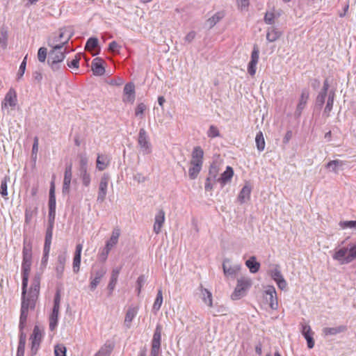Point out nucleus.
Returning a JSON list of instances; mask_svg holds the SVG:
<instances>
[{
  "label": "nucleus",
  "mask_w": 356,
  "mask_h": 356,
  "mask_svg": "<svg viewBox=\"0 0 356 356\" xmlns=\"http://www.w3.org/2000/svg\"><path fill=\"white\" fill-rule=\"evenodd\" d=\"M40 291V277H35L29 293L26 296V288L25 289V291L24 293V288L22 287V301L21 306V314L19 318V329L22 331L26 325L28 312L29 309H33L35 307V301L38 298V293Z\"/></svg>",
  "instance_id": "obj_1"
},
{
  "label": "nucleus",
  "mask_w": 356,
  "mask_h": 356,
  "mask_svg": "<svg viewBox=\"0 0 356 356\" xmlns=\"http://www.w3.org/2000/svg\"><path fill=\"white\" fill-rule=\"evenodd\" d=\"M32 242L27 238L24 239L22 248V274L23 277L24 292L28 285L29 276L32 265Z\"/></svg>",
  "instance_id": "obj_2"
},
{
  "label": "nucleus",
  "mask_w": 356,
  "mask_h": 356,
  "mask_svg": "<svg viewBox=\"0 0 356 356\" xmlns=\"http://www.w3.org/2000/svg\"><path fill=\"white\" fill-rule=\"evenodd\" d=\"M73 35L74 31L71 27H62L48 38L47 44L50 47L66 48L65 45L68 43Z\"/></svg>",
  "instance_id": "obj_3"
},
{
  "label": "nucleus",
  "mask_w": 356,
  "mask_h": 356,
  "mask_svg": "<svg viewBox=\"0 0 356 356\" xmlns=\"http://www.w3.org/2000/svg\"><path fill=\"white\" fill-rule=\"evenodd\" d=\"M66 54H67V48L51 47L49 52L47 63L54 72L62 69Z\"/></svg>",
  "instance_id": "obj_4"
},
{
  "label": "nucleus",
  "mask_w": 356,
  "mask_h": 356,
  "mask_svg": "<svg viewBox=\"0 0 356 356\" xmlns=\"http://www.w3.org/2000/svg\"><path fill=\"white\" fill-rule=\"evenodd\" d=\"M332 258L341 265L352 262L356 259V244L335 249Z\"/></svg>",
  "instance_id": "obj_5"
},
{
  "label": "nucleus",
  "mask_w": 356,
  "mask_h": 356,
  "mask_svg": "<svg viewBox=\"0 0 356 356\" xmlns=\"http://www.w3.org/2000/svg\"><path fill=\"white\" fill-rule=\"evenodd\" d=\"M252 284V280L249 277L244 276L238 278L235 289L231 295V298L234 300L241 299L246 295Z\"/></svg>",
  "instance_id": "obj_6"
},
{
  "label": "nucleus",
  "mask_w": 356,
  "mask_h": 356,
  "mask_svg": "<svg viewBox=\"0 0 356 356\" xmlns=\"http://www.w3.org/2000/svg\"><path fill=\"white\" fill-rule=\"evenodd\" d=\"M110 181V176L107 173H104L100 178L99 186H98V192L97 197V202L99 203H102L104 202L107 193H108V183Z\"/></svg>",
  "instance_id": "obj_7"
},
{
  "label": "nucleus",
  "mask_w": 356,
  "mask_h": 356,
  "mask_svg": "<svg viewBox=\"0 0 356 356\" xmlns=\"http://www.w3.org/2000/svg\"><path fill=\"white\" fill-rule=\"evenodd\" d=\"M138 143L144 154H148L152 152V145L149 140V137L143 128L139 131Z\"/></svg>",
  "instance_id": "obj_8"
},
{
  "label": "nucleus",
  "mask_w": 356,
  "mask_h": 356,
  "mask_svg": "<svg viewBox=\"0 0 356 356\" xmlns=\"http://www.w3.org/2000/svg\"><path fill=\"white\" fill-rule=\"evenodd\" d=\"M270 275L272 279L276 282L277 286L281 290H286L287 288V283L284 280L280 269V266L277 264L274 265L270 270Z\"/></svg>",
  "instance_id": "obj_9"
},
{
  "label": "nucleus",
  "mask_w": 356,
  "mask_h": 356,
  "mask_svg": "<svg viewBox=\"0 0 356 356\" xmlns=\"http://www.w3.org/2000/svg\"><path fill=\"white\" fill-rule=\"evenodd\" d=\"M259 58V49L257 44L253 46L252 51L251 54L250 60L248 65V72L249 74L253 76L256 74L257 65Z\"/></svg>",
  "instance_id": "obj_10"
},
{
  "label": "nucleus",
  "mask_w": 356,
  "mask_h": 356,
  "mask_svg": "<svg viewBox=\"0 0 356 356\" xmlns=\"http://www.w3.org/2000/svg\"><path fill=\"white\" fill-rule=\"evenodd\" d=\"M265 299L268 302L272 309H277L278 302L275 289L273 286H268L265 290Z\"/></svg>",
  "instance_id": "obj_11"
},
{
  "label": "nucleus",
  "mask_w": 356,
  "mask_h": 356,
  "mask_svg": "<svg viewBox=\"0 0 356 356\" xmlns=\"http://www.w3.org/2000/svg\"><path fill=\"white\" fill-rule=\"evenodd\" d=\"M17 103V93L13 88H10L6 93L3 102L1 104L2 110L7 108L8 106L15 107Z\"/></svg>",
  "instance_id": "obj_12"
},
{
  "label": "nucleus",
  "mask_w": 356,
  "mask_h": 356,
  "mask_svg": "<svg viewBox=\"0 0 356 356\" xmlns=\"http://www.w3.org/2000/svg\"><path fill=\"white\" fill-rule=\"evenodd\" d=\"M106 270L104 267H100L95 270L90 276V289L94 291L99 284L101 279L105 275Z\"/></svg>",
  "instance_id": "obj_13"
},
{
  "label": "nucleus",
  "mask_w": 356,
  "mask_h": 356,
  "mask_svg": "<svg viewBox=\"0 0 356 356\" xmlns=\"http://www.w3.org/2000/svg\"><path fill=\"white\" fill-rule=\"evenodd\" d=\"M135 86L132 83L125 85L123 90L122 101L125 103L134 104L135 101Z\"/></svg>",
  "instance_id": "obj_14"
},
{
  "label": "nucleus",
  "mask_w": 356,
  "mask_h": 356,
  "mask_svg": "<svg viewBox=\"0 0 356 356\" xmlns=\"http://www.w3.org/2000/svg\"><path fill=\"white\" fill-rule=\"evenodd\" d=\"M241 268L240 264L231 265L229 259H225L223 261L222 269L225 276H234L240 271Z\"/></svg>",
  "instance_id": "obj_15"
},
{
  "label": "nucleus",
  "mask_w": 356,
  "mask_h": 356,
  "mask_svg": "<svg viewBox=\"0 0 356 356\" xmlns=\"http://www.w3.org/2000/svg\"><path fill=\"white\" fill-rule=\"evenodd\" d=\"M42 330H40L39 326L35 325L33 328V334L31 336L32 343V351H36L39 347L40 343L42 338Z\"/></svg>",
  "instance_id": "obj_16"
},
{
  "label": "nucleus",
  "mask_w": 356,
  "mask_h": 356,
  "mask_svg": "<svg viewBox=\"0 0 356 356\" xmlns=\"http://www.w3.org/2000/svg\"><path fill=\"white\" fill-rule=\"evenodd\" d=\"M72 178V165H69L66 166L65 173H64V179H63V193L68 194L70 191V184Z\"/></svg>",
  "instance_id": "obj_17"
},
{
  "label": "nucleus",
  "mask_w": 356,
  "mask_h": 356,
  "mask_svg": "<svg viewBox=\"0 0 356 356\" xmlns=\"http://www.w3.org/2000/svg\"><path fill=\"white\" fill-rule=\"evenodd\" d=\"M165 222V212L163 210L160 209L156 213L154 218V223L153 226L154 232L158 234L161 232V228Z\"/></svg>",
  "instance_id": "obj_18"
},
{
  "label": "nucleus",
  "mask_w": 356,
  "mask_h": 356,
  "mask_svg": "<svg viewBox=\"0 0 356 356\" xmlns=\"http://www.w3.org/2000/svg\"><path fill=\"white\" fill-rule=\"evenodd\" d=\"M83 245L79 243L76 245V250L73 258L72 268L74 273H77L80 269L81 257Z\"/></svg>",
  "instance_id": "obj_19"
},
{
  "label": "nucleus",
  "mask_w": 356,
  "mask_h": 356,
  "mask_svg": "<svg viewBox=\"0 0 356 356\" xmlns=\"http://www.w3.org/2000/svg\"><path fill=\"white\" fill-rule=\"evenodd\" d=\"M346 165V161L337 159L327 163L326 167L334 173H339L340 171L343 170Z\"/></svg>",
  "instance_id": "obj_20"
},
{
  "label": "nucleus",
  "mask_w": 356,
  "mask_h": 356,
  "mask_svg": "<svg viewBox=\"0 0 356 356\" xmlns=\"http://www.w3.org/2000/svg\"><path fill=\"white\" fill-rule=\"evenodd\" d=\"M234 175V170L232 167L227 166L224 172H222L220 177L218 178L217 181L220 182L221 186L223 187L227 183L230 182Z\"/></svg>",
  "instance_id": "obj_21"
},
{
  "label": "nucleus",
  "mask_w": 356,
  "mask_h": 356,
  "mask_svg": "<svg viewBox=\"0 0 356 356\" xmlns=\"http://www.w3.org/2000/svg\"><path fill=\"white\" fill-rule=\"evenodd\" d=\"M138 314V309L135 307H129L126 312L124 325L126 328L129 329L131 322Z\"/></svg>",
  "instance_id": "obj_22"
},
{
  "label": "nucleus",
  "mask_w": 356,
  "mask_h": 356,
  "mask_svg": "<svg viewBox=\"0 0 356 356\" xmlns=\"http://www.w3.org/2000/svg\"><path fill=\"white\" fill-rule=\"evenodd\" d=\"M120 236V229L118 227H115L113 229L111 236L110 238L106 241L105 247L107 249L111 250L113 247H115L118 243V239Z\"/></svg>",
  "instance_id": "obj_23"
},
{
  "label": "nucleus",
  "mask_w": 356,
  "mask_h": 356,
  "mask_svg": "<svg viewBox=\"0 0 356 356\" xmlns=\"http://www.w3.org/2000/svg\"><path fill=\"white\" fill-rule=\"evenodd\" d=\"M309 91L307 90H303L302 91V93H301V95H300V100H299V103H298V104L297 106L296 111V114L298 116L300 115L302 111L305 108V105H306V104L307 102V100L309 99Z\"/></svg>",
  "instance_id": "obj_24"
},
{
  "label": "nucleus",
  "mask_w": 356,
  "mask_h": 356,
  "mask_svg": "<svg viewBox=\"0 0 356 356\" xmlns=\"http://www.w3.org/2000/svg\"><path fill=\"white\" fill-rule=\"evenodd\" d=\"M347 330L345 325H339L334 327H325L322 330L324 337L334 336L346 332Z\"/></svg>",
  "instance_id": "obj_25"
},
{
  "label": "nucleus",
  "mask_w": 356,
  "mask_h": 356,
  "mask_svg": "<svg viewBox=\"0 0 356 356\" xmlns=\"http://www.w3.org/2000/svg\"><path fill=\"white\" fill-rule=\"evenodd\" d=\"M111 159L105 154H97L96 167L99 171H103L110 164Z\"/></svg>",
  "instance_id": "obj_26"
},
{
  "label": "nucleus",
  "mask_w": 356,
  "mask_h": 356,
  "mask_svg": "<svg viewBox=\"0 0 356 356\" xmlns=\"http://www.w3.org/2000/svg\"><path fill=\"white\" fill-rule=\"evenodd\" d=\"M66 256L64 254H59L58 256L57 264L56 266V276L60 278L65 270V266L66 263Z\"/></svg>",
  "instance_id": "obj_27"
},
{
  "label": "nucleus",
  "mask_w": 356,
  "mask_h": 356,
  "mask_svg": "<svg viewBox=\"0 0 356 356\" xmlns=\"http://www.w3.org/2000/svg\"><path fill=\"white\" fill-rule=\"evenodd\" d=\"M102 60L99 58H96L93 60L92 63V70L95 75L101 76L104 74L105 69L102 65Z\"/></svg>",
  "instance_id": "obj_28"
},
{
  "label": "nucleus",
  "mask_w": 356,
  "mask_h": 356,
  "mask_svg": "<svg viewBox=\"0 0 356 356\" xmlns=\"http://www.w3.org/2000/svg\"><path fill=\"white\" fill-rule=\"evenodd\" d=\"M282 33L277 30V29L272 26L268 29L266 33V40L269 42L276 41L281 36Z\"/></svg>",
  "instance_id": "obj_29"
},
{
  "label": "nucleus",
  "mask_w": 356,
  "mask_h": 356,
  "mask_svg": "<svg viewBox=\"0 0 356 356\" xmlns=\"http://www.w3.org/2000/svg\"><path fill=\"white\" fill-rule=\"evenodd\" d=\"M120 271V268H116L113 269L111 272V280L108 285V289L110 291V294L112 293L113 291L114 290L115 285L118 282V275Z\"/></svg>",
  "instance_id": "obj_30"
},
{
  "label": "nucleus",
  "mask_w": 356,
  "mask_h": 356,
  "mask_svg": "<svg viewBox=\"0 0 356 356\" xmlns=\"http://www.w3.org/2000/svg\"><path fill=\"white\" fill-rule=\"evenodd\" d=\"M203 156L204 152L202 149L199 146L195 147L192 152V159L191 161L202 164Z\"/></svg>",
  "instance_id": "obj_31"
},
{
  "label": "nucleus",
  "mask_w": 356,
  "mask_h": 356,
  "mask_svg": "<svg viewBox=\"0 0 356 356\" xmlns=\"http://www.w3.org/2000/svg\"><path fill=\"white\" fill-rule=\"evenodd\" d=\"M190 165L188 175L191 179H195L200 173L202 164L191 161Z\"/></svg>",
  "instance_id": "obj_32"
},
{
  "label": "nucleus",
  "mask_w": 356,
  "mask_h": 356,
  "mask_svg": "<svg viewBox=\"0 0 356 356\" xmlns=\"http://www.w3.org/2000/svg\"><path fill=\"white\" fill-rule=\"evenodd\" d=\"M201 297L203 302L207 304L209 307L213 306V300L211 293L207 289L203 288L202 286L200 287Z\"/></svg>",
  "instance_id": "obj_33"
},
{
  "label": "nucleus",
  "mask_w": 356,
  "mask_h": 356,
  "mask_svg": "<svg viewBox=\"0 0 356 356\" xmlns=\"http://www.w3.org/2000/svg\"><path fill=\"white\" fill-rule=\"evenodd\" d=\"M245 266L249 268L252 273H256L260 268V264L256 261V257L254 256L251 257L245 261Z\"/></svg>",
  "instance_id": "obj_34"
},
{
  "label": "nucleus",
  "mask_w": 356,
  "mask_h": 356,
  "mask_svg": "<svg viewBox=\"0 0 356 356\" xmlns=\"http://www.w3.org/2000/svg\"><path fill=\"white\" fill-rule=\"evenodd\" d=\"M251 193V187L248 185H245L241 189L238 196V200L241 204L244 203L248 200H249Z\"/></svg>",
  "instance_id": "obj_35"
},
{
  "label": "nucleus",
  "mask_w": 356,
  "mask_h": 356,
  "mask_svg": "<svg viewBox=\"0 0 356 356\" xmlns=\"http://www.w3.org/2000/svg\"><path fill=\"white\" fill-rule=\"evenodd\" d=\"M225 16L223 11H219L215 13L212 17L208 19L207 22L210 27L215 26Z\"/></svg>",
  "instance_id": "obj_36"
},
{
  "label": "nucleus",
  "mask_w": 356,
  "mask_h": 356,
  "mask_svg": "<svg viewBox=\"0 0 356 356\" xmlns=\"http://www.w3.org/2000/svg\"><path fill=\"white\" fill-rule=\"evenodd\" d=\"M59 312L52 311L49 316V329L51 331H54L58 324Z\"/></svg>",
  "instance_id": "obj_37"
},
{
  "label": "nucleus",
  "mask_w": 356,
  "mask_h": 356,
  "mask_svg": "<svg viewBox=\"0 0 356 356\" xmlns=\"http://www.w3.org/2000/svg\"><path fill=\"white\" fill-rule=\"evenodd\" d=\"M162 303H163L162 291L159 290L157 295H156V298L154 300V305L152 307L153 312L156 313L160 309V308L162 305Z\"/></svg>",
  "instance_id": "obj_38"
},
{
  "label": "nucleus",
  "mask_w": 356,
  "mask_h": 356,
  "mask_svg": "<svg viewBox=\"0 0 356 356\" xmlns=\"http://www.w3.org/2000/svg\"><path fill=\"white\" fill-rule=\"evenodd\" d=\"M257 148L259 152H262L265 148V140L261 131L257 133L255 138Z\"/></svg>",
  "instance_id": "obj_39"
},
{
  "label": "nucleus",
  "mask_w": 356,
  "mask_h": 356,
  "mask_svg": "<svg viewBox=\"0 0 356 356\" xmlns=\"http://www.w3.org/2000/svg\"><path fill=\"white\" fill-rule=\"evenodd\" d=\"M334 92H330L329 94V96H328V99L327 101L325 108L324 109V114H325L327 116H328L330 115V113L332 109L333 102H334Z\"/></svg>",
  "instance_id": "obj_40"
},
{
  "label": "nucleus",
  "mask_w": 356,
  "mask_h": 356,
  "mask_svg": "<svg viewBox=\"0 0 356 356\" xmlns=\"http://www.w3.org/2000/svg\"><path fill=\"white\" fill-rule=\"evenodd\" d=\"M53 225H50V226L47 228L45 235V240H44V248H49L51 247V239H52V234H53Z\"/></svg>",
  "instance_id": "obj_41"
},
{
  "label": "nucleus",
  "mask_w": 356,
  "mask_h": 356,
  "mask_svg": "<svg viewBox=\"0 0 356 356\" xmlns=\"http://www.w3.org/2000/svg\"><path fill=\"white\" fill-rule=\"evenodd\" d=\"M79 159L80 171L88 170V159L85 153L78 155Z\"/></svg>",
  "instance_id": "obj_42"
},
{
  "label": "nucleus",
  "mask_w": 356,
  "mask_h": 356,
  "mask_svg": "<svg viewBox=\"0 0 356 356\" xmlns=\"http://www.w3.org/2000/svg\"><path fill=\"white\" fill-rule=\"evenodd\" d=\"M10 177L9 176H5L3 179L1 180V187H0V194L3 196H7L8 195V183L10 181Z\"/></svg>",
  "instance_id": "obj_43"
},
{
  "label": "nucleus",
  "mask_w": 356,
  "mask_h": 356,
  "mask_svg": "<svg viewBox=\"0 0 356 356\" xmlns=\"http://www.w3.org/2000/svg\"><path fill=\"white\" fill-rule=\"evenodd\" d=\"M82 184L84 186L88 187L90 184L91 177L88 170L80 171Z\"/></svg>",
  "instance_id": "obj_44"
},
{
  "label": "nucleus",
  "mask_w": 356,
  "mask_h": 356,
  "mask_svg": "<svg viewBox=\"0 0 356 356\" xmlns=\"http://www.w3.org/2000/svg\"><path fill=\"white\" fill-rule=\"evenodd\" d=\"M98 46V40L96 38H90L86 44V49L88 51H92L97 48Z\"/></svg>",
  "instance_id": "obj_45"
},
{
  "label": "nucleus",
  "mask_w": 356,
  "mask_h": 356,
  "mask_svg": "<svg viewBox=\"0 0 356 356\" xmlns=\"http://www.w3.org/2000/svg\"><path fill=\"white\" fill-rule=\"evenodd\" d=\"M66 347L63 344H57L54 347L55 356H66Z\"/></svg>",
  "instance_id": "obj_46"
},
{
  "label": "nucleus",
  "mask_w": 356,
  "mask_h": 356,
  "mask_svg": "<svg viewBox=\"0 0 356 356\" xmlns=\"http://www.w3.org/2000/svg\"><path fill=\"white\" fill-rule=\"evenodd\" d=\"M112 348L111 346H104L94 356H109L111 353Z\"/></svg>",
  "instance_id": "obj_47"
},
{
  "label": "nucleus",
  "mask_w": 356,
  "mask_h": 356,
  "mask_svg": "<svg viewBox=\"0 0 356 356\" xmlns=\"http://www.w3.org/2000/svg\"><path fill=\"white\" fill-rule=\"evenodd\" d=\"M26 58H27V56H25V58H24L23 61L22 62V63L19 66L18 72L17 74V79L18 81L22 78V76H24V74L25 72L26 66Z\"/></svg>",
  "instance_id": "obj_48"
},
{
  "label": "nucleus",
  "mask_w": 356,
  "mask_h": 356,
  "mask_svg": "<svg viewBox=\"0 0 356 356\" xmlns=\"http://www.w3.org/2000/svg\"><path fill=\"white\" fill-rule=\"evenodd\" d=\"M207 136L211 138L220 136L218 129L214 125H211L207 131Z\"/></svg>",
  "instance_id": "obj_49"
},
{
  "label": "nucleus",
  "mask_w": 356,
  "mask_h": 356,
  "mask_svg": "<svg viewBox=\"0 0 356 356\" xmlns=\"http://www.w3.org/2000/svg\"><path fill=\"white\" fill-rule=\"evenodd\" d=\"M81 59V55L77 54L75 56L71 61H68L67 65L70 68H74L77 70L79 67V61Z\"/></svg>",
  "instance_id": "obj_50"
},
{
  "label": "nucleus",
  "mask_w": 356,
  "mask_h": 356,
  "mask_svg": "<svg viewBox=\"0 0 356 356\" xmlns=\"http://www.w3.org/2000/svg\"><path fill=\"white\" fill-rule=\"evenodd\" d=\"M209 177L211 179L213 180V181H217L218 175V168L217 166L214 165H211L209 168Z\"/></svg>",
  "instance_id": "obj_51"
},
{
  "label": "nucleus",
  "mask_w": 356,
  "mask_h": 356,
  "mask_svg": "<svg viewBox=\"0 0 356 356\" xmlns=\"http://www.w3.org/2000/svg\"><path fill=\"white\" fill-rule=\"evenodd\" d=\"M47 51L45 47H40L38 51V58L41 63H44L47 58Z\"/></svg>",
  "instance_id": "obj_52"
},
{
  "label": "nucleus",
  "mask_w": 356,
  "mask_h": 356,
  "mask_svg": "<svg viewBox=\"0 0 356 356\" xmlns=\"http://www.w3.org/2000/svg\"><path fill=\"white\" fill-rule=\"evenodd\" d=\"M49 252H50V249L49 248H44V249H43V256H42V259H41V266L43 268H45L47 264Z\"/></svg>",
  "instance_id": "obj_53"
},
{
  "label": "nucleus",
  "mask_w": 356,
  "mask_h": 356,
  "mask_svg": "<svg viewBox=\"0 0 356 356\" xmlns=\"http://www.w3.org/2000/svg\"><path fill=\"white\" fill-rule=\"evenodd\" d=\"M147 106L144 103H140L137 105L135 110V115L136 116H141L143 115L144 111L146 110Z\"/></svg>",
  "instance_id": "obj_54"
},
{
  "label": "nucleus",
  "mask_w": 356,
  "mask_h": 356,
  "mask_svg": "<svg viewBox=\"0 0 356 356\" xmlns=\"http://www.w3.org/2000/svg\"><path fill=\"white\" fill-rule=\"evenodd\" d=\"M313 334L314 332H312L309 334H307V335H303V337L307 341V347L310 349L314 348V340L313 339Z\"/></svg>",
  "instance_id": "obj_55"
},
{
  "label": "nucleus",
  "mask_w": 356,
  "mask_h": 356,
  "mask_svg": "<svg viewBox=\"0 0 356 356\" xmlns=\"http://www.w3.org/2000/svg\"><path fill=\"white\" fill-rule=\"evenodd\" d=\"M152 339L154 341L161 342V325H158L156 327Z\"/></svg>",
  "instance_id": "obj_56"
},
{
  "label": "nucleus",
  "mask_w": 356,
  "mask_h": 356,
  "mask_svg": "<svg viewBox=\"0 0 356 356\" xmlns=\"http://www.w3.org/2000/svg\"><path fill=\"white\" fill-rule=\"evenodd\" d=\"M111 250L110 249H107L106 247H104L102 251L99 254V260L102 262L106 261Z\"/></svg>",
  "instance_id": "obj_57"
},
{
  "label": "nucleus",
  "mask_w": 356,
  "mask_h": 356,
  "mask_svg": "<svg viewBox=\"0 0 356 356\" xmlns=\"http://www.w3.org/2000/svg\"><path fill=\"white\" fill-rule=\"evenodd\" d=\"M34 214H35V210H32L31 209H26L25 222L27 224L30 223Z\"/></svg>",
  "instance_id": "obj_58"
},
{
  "label": "nucleus",
  "mask_w": 356,
  "mask_h": 356,
  "mask_svg": "<svg viewBox=\"0 0 356 356\" xmlns=\"http://www.w3.org/2000/svg\"><path fill=\"white\" fill-rule=\"evenodd\" d=\"M326 95H327V93L320 92V93L317 96L316 103L320 107H321L323 105V104L325 103Z\"/></svg>",
  "instance_id": "obj_59"
},
{
  "label": "nucleus",
  "mask_w": 356,
  "mask_h": 356,
  "mask_svg": "<svg viewBox=\"0 0 356 356\" xmlns=\"http://www.w3.org/2000/svg\"><path fill=\"white\" fill-rule=\"evenodd\" d=\"M120 45L115 41H113L109 44L108 50L113 53H119Z\"/></svg>",
  "instance_id": "obj_60"
},
{
  "label": "nucleus",
  "mask_w": 356,
  "mask_h": 356,
  "mask_svg": "<svg viewBox=\"0 0 356 356\" xmlns=\"http://www.w3.org/2000/svg\"><path fill=\"white\" fill-rule=\"evenodd\" d=\"M275 15L273 13H266L264 17V22L268 24H274Z\"/></svg>",
  "instance_id": "obj_61"
},
{
  "label": "nucleus",
  "mask_w": 356,
  "mask_h": 356,
  "mask_svg": "<svg viewBox=\"0 0 356 356\" xmlns=\"http://www.w3.org/2000/svg\"><path fill=\"white\" fill-rule=\"evenodd\" d=\"M42 74L39 71H35L32 74L33 80L38 83L42 81Z\"/></svg>",
  "instance_id": "obj_62"
},
{
  "label": "nucleus",
  "mask_w": 356,
  "mask_h": 356,
  "mask_svg": "<svg viewBox=\"0 0 356 356\" xmlns=\"http://www.w3.org/2000/svg\"><path fill=\"white\" fill-rule=\"evenodd\" d=\"M238 7L241 10L247 9L249 6V0H236Z\"/></svg>",
  "instance_id": "obj_63"
},
{
  "label": "nucleus",
  "mask_w": 356,
  "mask_h": 356,
  "mask_svg": "<svg viewBox=\"0 0 356 356\" xmlns=\"http://www.w3.org/2000/svg\"><path fill=\"white\" fill-rule=\"evenodd\" d=\"M341 226L343 228H356V221H344L341 222Z\"/></svg>",
  "instance_id": "obj_64"
}]
</instances>
